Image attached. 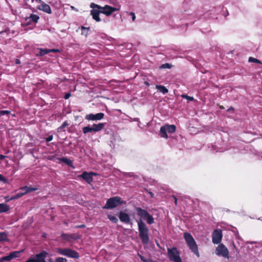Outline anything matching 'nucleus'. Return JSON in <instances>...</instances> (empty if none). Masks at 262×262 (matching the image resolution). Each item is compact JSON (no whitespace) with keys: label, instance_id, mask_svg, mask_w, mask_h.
Wrapping results in <instances>:
<instances>
[{"label":"nucleus","instance_id":"22","mask_svg":"<svg viewBox=\"0 0 262 262\" xmlns=\"http://www.w3.org/2000/svg\"><path fill=\"white\" fill-rule=\"evenodd\" d=\"M39 53L38 54V55L39 56H43L47 53H50V51H49V50L48 49L43 50L42 49H39Z\"/></svg>","mask_w":262,"mask_h":262},{"label":"nucleus","instance_id":"16","mask_svg":"<svg viewBox=\"0 0 262 262\" xmlns=\"http://www.w3.org/2000/svg\"><path fill=\"white\" fill-rule=\"evenodd\" d=\"M119 217L120 220L123 223H130V217L128 214L123 212H120L119 214Z\"/></svg>","mask_w":262,"mask_h":262},{"label":"nucleus","instance_id":"6","mask_svg":"<svg viewBox=\"0 0 262 262\" xmlns=\"http://www.w3.org/2000/svg\"><path fill=\"white\" fill-rule=\"evenodd\" d=\"M104 127V123H100L98 124H93L92 126H87L83 128L84 134L88 133L97 132L101 130Z\"/></svg>","mask_w":262,"mask_h":262},{"label":"nucleus","instance_id":"25","mask_svg":"<svg viewBox=\"0 0 262 262\" xmlns=\"http://www.w3.org/2000/svg\"><path fill=\"white\" fill-rule=\"evenodd\" d=\"M24 195V194L23 193V192H19V193H17L16 194H15V195H13V196H12L11 198L10 199V200H12L17 199L20 198L21 196H22Z\"/></svg>","mask_w":262,"mask_h":262},{"label":"nucleus","instance_id":"10","mask_svg":"<svg viewBox=\"0 0 262 262\" xmlns=\"http://www.w3.org/2000/svg\"><path fill=\"white\" fill-rule=\"evenodd\" d=\"M216 254L219 256L229 258L228 250L223 244H220L217 246L216 249Z\"/></svg>","mask_w":262,"mask_h":262},{"label":"nucleus","instance_id":"35","mask_svg":"<svg viewBox=\"0 0 262 262\" xmlns=\"http://www.w3.org/2000/svg\"><path fill=\"white\" fill-rule=\"evenodd\" d=\"M129 14L132 16V20L134 21L136 19V16L135 13L133 12H130Z\"/></svg>","mask_w":262,"mask_h":262},{"label":"nucleus","instance_id":"27","mask_svg":"<svg viewBox=\"0 0 262 262\" xmlns=\"http://www.w3.org/2000/svg\"><path fill=\"white\" fill-rule=\"evenodd\" d=\"M181 97L183 98L187 99L188 101H193L194 100V98L193 97H190L187 95H185V94L182 95Z\"/></svg>","mask_w":262,"mask_h":262},{"label":"nucleus","instance_id":"7","mask_svg":"<svg viewBox=\"0 0 262 262\" xmlns=\"http://www.w3.org/2000/svg\"><path fill=\"white\" fill-rule=\"evenodd\" d=\"M137 214L141 218L146 220L149 224L154 223V219L146 210L141 209V208H137Z\"/></svg>","mask_w":262,"mask_h":262},{"label":"nucleus","instance_id":"8","mask_svg":"<svg viewBox=\"0 0 262 262\" xmlns=\"http://www.w3.org/2000/svg\"><path fill=\"white\" fill-rule=\"evenodd\" d=\"M168 255L170 260L174 262H182L179 253L176 248H168Z\"/></svg>","mask_w":262,"mask_h":262},{"label":"nucleus","instance_id":"21","mask_svg":"<svg viewBox=\"0 0 262 262\" xmlns=\"http://www.w3.org/2000/svg\"><path fill=\"white\" fill-rule=\"evenodd\" d=\"M9 210V206L4 203L0 204V213L5 212Z\"/></svg>","mask_w":262,"mask_h":262},{"label":"nucleus","instance_id":"29","mask_svg":"<svg viewBox=\"0 0 262 262\" xmlns=\"http://www.w3.org/2000/svg\"><path fill=\"white\" fill-rule=\"evenodd\" d=\"M68 125H69V123L67 122V121H65L64 122H63V123L61 125V126H60L58 128V132H60L61 131L62 129H63V128L66 127V126H67Z\"/></svg>","mask_w":262,"mask_h":262},{"label":"nucleus","instance_id":"43","mask_svg":"<svg viewBox=\"0 0 262 262\" xmlns=\"http://www.w3.org/2000/svg\"><path fill=\"white\" fill-rule=\"evenodd\" d=\"M234 108L232 107H231L230 108H229L228 110V111H233Z\"/></svg>","mask_w":262,"mask_h":262},{"label":"nucleus","instance_id":"44","mask_svg":"<svg viewBox=\"0 0 262 262\" xmlns=\"http://www.w3.org/2000/svg\"><path fill=\"white\" fill-rule=\"evenodd\" d=\"M37 1H38V2H39V3H41V2H42L41 1V0H37Z\"/></svg>","mask_w":262,"mask_h":262},{"label":"nucleus","instance_id":"39","mask_svg":"<svg viewBox=\"0 0 262 262\" xmlns=\"http://www.w3.org/2000/svg\"><path fill=\"white\" fill-rule=\"evenodd\" d=\"M49 51H50V52H58V50H56V49L49 50Z\"/></svg>","mask_w":262,"mask_h":262},{"label":"nucleus","instance_id":"31","mask_svg":"<svg viewBox=\"0 0 262 262\" xmlns=\"http://www.w3.org/2000/svg\"><path fill=\"white\" fill-rule=\"evenodd\" d=\"M61 160L65 162L66 163H67L68 165H72V161L71 160H69L67 159H66V158H63V159H62Z\"/></svg>","mask_w":262,"mask_h":262},{"label":"nucleus","instance_id":"17","mask_svg":"<svg viewBox=\"0 0 262 262\" xmlns=\"http://www.w3.org/2000/svg\"><path fill=\"white\" fill-rule=\"evenodd\" d=\"M37 8L39 10H42L48 14H51L52 13L50 7L48 5L45 4L44 2H41Z\"/></svg>","mask_w":262,"mask_h":262},{"label":"nucleus","instance_id":"45","mask_svg":"<svg viewBox=\"0 0 262 262\" xmlns=\"http://www.w3.org/2000/svg\"><path fill=\"white\" fill-rule=\"evenodd\" d=\"M3 261H4V260H2V258H0V262H3Z\"/></svg>","mask_w":262,"mask_h":262},{"label":"nucleus","instance_id":"34","mask_svg":"<svg viewBox=\"0 0 262 262\" xmlns=\"http://www.w3.org/2000/svg\"><path fill=\"white\" fill-rule=\"evenodd\" d=\"M0 181H3L5 183L7 182V179H6L2 174H0Z\"/></svg>","mask_w":262,"mask_h":262},{"label":"nucleus","instance_id":"32","mask_svg":"<svg viewBox=\"0 0 262 262\" xmlns=\"http://www.w3.org/2000/svg\"><path fill=\"white\" fill-rule=\"evenodd\" d=\"M56 262H67V259L64 258L59 257L57 258Z\"/></svg>","mask_w":262,"mask_h":262},{"label":"nucleus","instance_id":"5","mask_svg":"<svg viewBox=\"0 0 262 262\" xmlns=\"http://www.w3.org/2000/svg\"><path fill=\"white\" fill-rule=\"evenodd\" d=\"M176 127L174 125H165L160 128V135L162 138L167 139V133L172 134L176 132Z\"/></svg>","mask_w":262,"mask_h":262},{"label":"nucleus","instance_id":"4","mask_svg":"<svg viewBox=\"0 0 262 262\" xmlns=\"http://www.w3.org/2000/svg\"><path fill=\"white\" fill-rule=\"evenodd\" d=\"M184 237L189 248L198 257H199V253L198 251V247L192 235L188 233H185L184 234Z\"/></svg>","mask_w":262,"mask_h":262},{"label":"nucleus","instance_id":"20","mask_svg":"<svg viewBox=\"0 0 262 262\" xmlns=\"http://www.w3.org/2000/svg\"><path fill=\"white\" fill-rule=\"evenodd\" d=\"M156 89L161 93L163 94H166L168 92V90L166 87L161 85H157L156 86Z\"/></svg>","mask_w":262,"mask_h":262},{"label":"nucleus","instance_id":"26","mask_svg":"<svg viewBox=\"0 0 262 262\" xmlns=\"http://www.w3.org/2000/svg\"><path fill=\"white\" fill-rule=\"evenodd\" d=\"M248 61H249V62H255V63H261V62H260V60H259L258 59H257L256 58L252 57H250L249 58V60Z\"/></svg>","mask_w":262,"mask_h":262},{"label":"nucleus","instance_id":"9","mask_svg":"<svg viewBox=\"0 0 262 262\" xmlns=\"http://www.w3.org/2000/svg\"><path fill=\"white\" fill-rule=\"evenodd\" d=\"M58 252L61 255L71 258H78L79 257L78 253L77 252L70 249H59Z\"/></svg>","mask_w":262,"mask_h":262},{"label":"nucleus","instance_id":"28","mask_svg":"<svg viewBox=\"0 0 262 262\" xmlns=\"http://www.w3.org/2000/svg\"><path fill=\"white\" fill-rule=\"evenodd\" d=\"M7 240V235L5 233H0V242Z\"/></svg>","mask_w":262,"mask_h":262},{"label":"nucleus","instance_id":"37","mask_svg":"<svg viewBox=\"0 0 262 262\" xmlns=\"http://www.w3.org/2000/svg\"><path fill=\"white\" fill-rule=\"evenodd\" d=\"M15 63L16 64H19L20 63V61L18 59H15Z\"/></svg>","mask_w":262,"mask_h":262},{"label":"nucleus","instance_id":"30","mask_svg":"<svg viewBox=\"0 0 262 262\" xmlns=\"http://www.w3.org/2000/svg\"><path fill=\"white\" fill-rule=\"evenodd\" d=\"M171 65L169 63H165L162 64L160 67V69H170L171 68Z\"/></svg>","mask_w":262,"mask_h":262},{"label":"nucleus","instance_id":"1","mask_svg":"<svg viewBox=\"0 0 262 262\" xmlns=\"http://www.w3.org/2000/svg\"><path fill=\"white\" fill-rule=\"evenodd\" d=\"M90 7L93 8V10L91 11V14L92 15L93 18L98 22L101 21L99 17L100 13H102L107 16H109L114 12L119 11L120 9L119 8H115L107 5L104 7H101L95 3H91Z\"/></svg>","mask_w":262,"mask_h":262},{"label":"nucleus","instance_id":"33","mask_svg":"<svg viewBox=\"0 0 262 262\" xmlns=\"http://www.w3.org/2000/svg\"><path fill=\"white\" fill-rule=\"evenodd\" d=\"M10 113V112L9 111H0V115H4L6 114H9Z\"/></svg>","mask_w":262,"mask_h":262},{"label":"nucleus","instance_id":"19","mask_svg":"<svg viewBox=\"0 0 262 262\" xmlns=\"http://www.w3.org/2000/svg\"><path fill=\"white\" fill-rule=\"evenodd\" d=\"M20 189L23 191V193H24V194H25L31 191L36 190L37 188L31 187H24L21 188Z\"/></svg>","mask_w":262,"mask_h":262},{"label":"nucleus","instance_id":"12","mask_svg":"<svg viewBox=\"0 0 262 262\" xmlns=\"http://www.w3.org/2000/svg\"><path fill=\"white\" fill-rule=\"evenodd\" d=\"M47 253L46 252H42L40 254L36 255L34 258L29 259L26 262H46L45 258Z\"/></svg>","mask_w":262,"mask_h":262},{"label":"nucleus","instance_id":"13","mask_svg":"<svg viewBox=\"0 0 262 262\" xmlns=\"http://www.w3.org/2000/svg\"><path fill=\"white\" fill-rule=\"evenodd\" d=\"M104 117V114L99 113L96 114H90L85 116V118L88 120H100Z\"/></svg>","mask_w":262,"mask_h":262},{"label":"nucleus","instance_id":"11","mask_svg":"<svg viewBox=\"0 0 262 262\" xmlns=\"http://www.w3.org/2000/svg\"><path fill=\"white\" fill-rule=\"evenodd\" d=\"M212 242L215 244H219L222 238V232L220 229H215L212 235Z\"/></svg>","mask_w":262,"mask_h":262},{"label":"nucleus","instance_id":"38","mask_svg":"<svg viewBox=\"0 0 262 262\" xmlns=\"http://www.w3.org/2000/svg\"><path fill=\"white\" fill-rule=\"evenodd\" d=\"M52 139H53L52 136H50L47 138V141H50L52 140Z\"/></svg>","mask_w":262,"mask_h":262},{"label":"nucleus","instance_id":"14","mask_svg":"<svg viewBox=\"0 0 262 262\" xmlns=\"http://www.w3.org/2000/svg\"><path fill=\"white\" fill-rule=\"evenodd\" d=\"M93 175H96V174L93 172L88 173L86 171H84L78 177L82 178L83 180H84L86 182H88L89 184H90L93 181L92 176Z\"/></svg>","mask_w":262,"mask_h":262},{"label":"nucleus","instance_id":"18","mask_svg":"<svg viewBox=\"0 0 262 262\" xmlns=\"http://www.w3.org/2000/svg\"><path fill=\"white\" fill-rule=\"evenodd\" d=\"M39 18V17L35 14H31L29 17L26 19L27 24H30L31 21L34 23H37Z\"/></svg>","mask_w":262,"mask_h":262},{"label":"nucleus","instance_id":"23","mask_svg":"<svg viewBox=\"0 0 262 262\" xmlns=\"http://www.w3.org/2000/svg\"><path fill=\"white\" fill-rule=\"evenodd\" d=\"M81 28L82 30L81 34L85 36H87L89 30V28H85L82 26Z\"/></svg>","mask_w":262,"mask_h":262},{"label":"nucleus","instance_id":"41","mask_svg":"<svg viewBox=\"0 0 262 262\" xmlns=\"http://www.w3.org/2000/svg\"><path fill=\"white\" fill-rule=\"evenodd\" d=\"M71 8L72 9H73V10H74L76 11H78V10H77V9H76V8H75V7H74V6H71Z\"/></svg>","mask_w":262,"mask_h":262},{"label":"nucleus","instance_id":"15","mask_svg":"<svg viewBox=\"0 0 262 262\" xmlns=\"http://www.w3.org/2000/svg\"><path fill=\"white\" fill-rule=\"evenodd\" d=\"M20 253V251H14L11 253L9 255L2 257V260L4 261H10L12 259L19 256Z\"/></svg>","mask_w":262,"mask_h":262},{"label":"nucleus","instance_id":"42","mask_svg":"<svg viewBox=\"0 0 262 262\" xmlns=\"http://www.w3.org/2000/svg\"><path fill=\"white\" fill-rule=\"evenodd\" d=\"M5 157L3 155H0V159H3Z\"/></svg>","mask_w":262,"mask_h":262},{"label":"nucleus","instance_id":"3","mask_svg":"<svg viewBox=\"0 0 262 262\" xmlns=\"http://www.w3.org/2000/svg\"><path fill=\"white\" fill-rule=\"evenodd\" d=\"M125 203V201L121 200L119 196L111 198L107 201L105 205L103 207L104 209H113Z\"/></svg>","mask_w":262,"mask_h":262},{"label":"nucleus","instance_id":"40","mask_svg":"<svg viewBox=\"0 0 262 262\" xmlns=\"http://www.w3.org/2000/svg\"><path fill=\"white\" fill-rule=\"evenodd\" d=\"M173 198L174 199L175 204L177 205V199L175 196H173Z\"/></svg>","mask_w":262,"mask_h":262},{"label":"nucleus","instance_id":"2","mask_svg":"<svg viewBox=\"0 0 262 262\" xmlns=\"http://www.w3.org/2000/svg\"><path fill=\"white\" fill-rule=\"evenodd\" d=\"M139 235L143 243L147 244L149 241L148 230L145 223L140 220L137 221Z\"/></svg>","mask_w":262,"mask_h":262},{"label":"nucleus","instance_id":"24","mask_svg":"<svg viewBox=\"0 0 262 262\" xmlns=\"http://www.w3.org/2000/svg\"><path fill=\"white\" fill-rule=\"evenodd\" d=\"M107 217L109 220L113 223H116L118 222V219L114 215L108 214Z\"/></svg>","mask_w":262,"mask_h":262},{"label":"nucleus","instance_id":"36","mask_svg":"<svg viewBox=\"0 0 262 262\" xmlns=\"http://www.w3.org/2000/svg\"><path fill=\"white\" fill-rule=\"evenodd\" d=\"M71 96V94L70 93H67L64 96V98L66 99H68V98H69V97H70Z\"/></svg>","mask_w":262,"mask_h":262}]
</instances>
